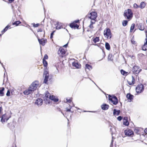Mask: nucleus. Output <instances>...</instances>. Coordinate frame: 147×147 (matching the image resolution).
I'll return each instance as SVG.
<instances>
[{"mask_svg": "<svg viewBox=\"0 0 147 147\" xmlns=\"http://www.w3.org/2000/svg\"><path fill=\"white\" fill-rule=\"evenodd\" d=\"M133 13L130 9H128L127 10H125L124 13V16L126 17L127 19H131L133 17Z\"/></svg>", "mask_w": 147, "mask_h": 147, "instance_id": "f257e3e1", "label": "nucleus"}, {"mask_svg": "<svg viewBox=\"0 0 147 147\" xmlns=\"http://www.w3.org/2000/svg\"><path fill=\"white\" fill-rule=\"evenodd\" d=\"M109 100L111 101L114 105H116L118 103V100L117 98L114 95L109 94L108 95Z\"/></svg>", "mask_w": 147, "mask_h": 147, "instance_id": "f03ea898", "label": "nucleus"}, {"mask_svg": "<svg viewBox=\"0 0 147 147\" xmlns=\"http://www.w3.org/2000/svg\"><path fill=\"white\" fill-rule=\"evenodd\" d=\"M104 34L105 37L107 39H110L112 36V34L110 29L106 28L104 32Z\"/></svg>", "mask_w": 147, "mask_h": 147, "instance_id": "7ed1b4c3", "label": "nucleus"}, {"mask_svg": "<svg viewBox=\"0 0 147 147\" xmlns=\"http://www.w3.org/2000/svg\"><path fill=\"white\" fill-rule=\"evenodd\" d=\"M144 89V86L142 84H139L136 88V91L137 93L142 92Z\"/></svg>", "mask_w": 147, "mask_h": 147, "instance_id": "20e7f679", "label": "nucleus"}, {"mask_svg": "<svg viewBox=\"0 0 147 147\" xmlns=\"http://www.w3.org/2000/svg\"><path fill=\"white\" fill-rule=\"evenodd\" d=\"M132 70L134 74H138L142 70V69L139 66L136 65L133 67Z\"/></svg>", "mask_w": 147, "mask_h": 147, "instance_id": "39448f33", "label": "nucleus"}, {"mask_svg": "<svg viewBox=\"0 0 147 147\" xmlns=\"http://www.w3.org/2000/svg\"><path fill=\"white\" fill-rule=\"evenodd\" d=\"M38 85V81H35L31 84L30 87H31V89L34 91L36 89Z\"/></svg>", "mask_w": 147, "mask_h": 147, "instance_id": "423d86ee", "label": "nucleus"}, {"mask_svg": "<svg viewBox=\"0 0 147 147\" xmlns=\"http://www.w3.org/2000/svg\"><path fill=\"white\" fill-rule=\"evenodd\" d=\"M43 76L45 77L44 82L45 84H47L49 78V74L48 71H45L43 73Z\"/></svg>", "mask_w": 147, "mask_h": 147, "instance_id": "0eeeda50", "label": "nucleus"}, {"mask_svg": "<svg viewBox=\"0 0 147 147\" xmlns=\"http://www.w3.org/2000/svg\"><path fill=\"white\" fill-rule=\"evenodd\" d=\"M89 15L90 16H88L89 18L91 20H95L97 16V13L95 11L91 12Z\"/></svg>", "mask_w": 147, "mask_h": 147, "instance_id": "6e6552de", "label": "nucleus"}, {"mask_svg": "<svg viewBox=\"0 0 147 147\" xmlns=\"http://www.w3.org/2000/svg\"><path fill=\"white\" fill-rule=\"evenodd\" d=\"M11 117L10 116L8 117L7 116L6 114L3 115L1 117V121L2 123H3L7 121Z\"/></svg>", "mask_w": 147, "mask_h": 147, "instance_id": "1a4fd4ad", "label": "nucleus"}, {"mask_svg": "<svg viewBox=\"0 0 147 147\" xmlns=\"http://www.w3.org/2000/svg\"><path fill=\"white\" fill-rule=\"evenodd\" d=\"M51 96L50 94L48 91H47L45 94V99L44 100L47 103L49 104L50 103L49 99V97Z\"/></svg>", "mask_w": 147, "mask_h": 147, "instance_id": "9d476101", "label": "nucleus"}, {"mask_svg": "<svg viewBox=\"0 0 147 147\" xmlns=\"http://www.w3.org/2000/svg\"><path fill=\"white\" fill-rule=\"evenodd\" d=\"M34 91L31 89V87H29L28 89H27L23 92L24 95H28L32 93Z\"/></svg>", "mask_w": 147, "mask_h": 147, "instance_id": "9b49d317", "label": "nucleus"}, {"mask_svg": "<svg viewBox=\"0 0 147 147\" xmlns=\"http://www.w3.org/2000/svg\"><path fill=\"white\" fill-rule=\"evenodd\" d=\"M125 135L128 136H130L134 134L133 131L130 129L125 130Z\"/></svg>", "mask_w": 147, "mask_h": 147, "instance_id": "f8f14e48", "label": "nucleus"}, {"mask_svg": "<svg viewBox=\"0 0 147 147\" xmlns=\"http://www.w3.org/2000/svg\"><path fill=\"white\" fill-rule=\"evenodd\" d=\"M42 99L40 98H38L36 100L35 104L37 105L38 106H39L42 105Z\"/></svg>", "mask_w": 147, "mask_h": 147, "instance_id": "ddd939ff", "label": "nucleus"}, {"mask_svg": "<svg viewBox=\"0 0 147 147\" xmlns=\"http://www.w3.org/2000/svg\"><path fill=\"white\" fill-rule=\"evenodd\" d=\"M58 52L59 54H61L62 56L64 55L65 53V50L61 48L59 49Z\"/></svg>", "mask_w": 147, "mask_h": 147, "instance_id": "4468645a", "label": "nucleus"}, {"mask_svg": "<svg viewBox=\"0 0 147 147\" xmlns=\"http://www.w3.org/2000/svg\"><path fill=\"white\" fill-rule=\"evenodd\" d=\"M126 97L128 100H129L130 102H131L133 99L134 96L130 93H128L126 95Z\"/></svg>", "mask_w": 147, "mask_h": 147, "instance_id": "2eb2a0df", "label": "nucleus"}, {"mask_svg": "<svg viewBox=\"0 0 147 147\" xmlns=\"http://www.w3.org/2000/svg\"><path fill=\"white\" fill-rule=\"evenodd\" d=\"M49 100H52L54 101L55 102H57L59 100V99L58 98H55V96L53 95H52L50 96V97H49Z\"/></svg>", "mask_w": 147, "mask_h": 147, "instance_id": "dca6fc26", "label": "nucleus"}, {"mask_svg": "<svg viewBox=\"0 0 147 147\" xmlns=\"http://www.w3.org/2000/svg\"><path fill=\"white\" fill-rule=\"evenodd\" d=\"M49 100H52L54 101L55 102H57L59 100V99L58 98H55V96L53 95H52L50 96V97H49Z\"/></svg>", "mask_w": 147, "mask_h": 147, "instance_id": "f3484780", "label": "nucleus"}, {"mask_svg": "<svg viewBox=\"0 0 147 147\" xmlns=\"http://www.w3.org/2000/svg\"><path fill=\"white\" fill-rule=\"evenodd\" d=\"M101 107L103 110H106L109 108V106L108 105L104 104L101 105Z\"/></svg>", "mask_w": 147, "mask_h": 147, "instance_id": "a211bd4d", "label": "nucleus"}, {"mask_svg": "<svg viewBox=\"0 0 147 147\" xmlns=\"http://www.w3.org/2000/svg\"><path fill=\"white\" fill-rule=\"evenodd\" d=\"M132 80L131 82H130L128 81H127L128 84L130 85H132L134 84L135 82V80L134 76H132Z\"/></svg>", "mask_w": 147, "mask_h": 147, "instance_id": "6ab92c4d", "label": "nucleus"}, {"mask_svg": "<svg viewBox=\"0 0 147 147\" xmlns=\"http://www.w3.org/2000/svg\"><path fill=\"white\" fill-rule=\"evenodd\" d=\"M72 65L73 66L77 68H79L81 67V65L78 63L74 62L72 63Z\"/></svg>", "mask_w": 147, "mask_h": 147, "instance_id": "aec40b11", "label": "nucleus"}, {"mask_svg": "<svg viewBox=\"0 0 147 147\" xmlns=\"http://www.w3.org/2000/svg\"><path fill=\"white\" fill-rule=\"evenodd\" d=\"M63 28L62 24L61 23L57 22V26H56V29L57 30H59Z\"/></svg>", "mask_w": 147, "mask_h": 147, "instance_id": "412c9836", "label": "nucleus"}, {"mask_svg": "<svg viewBox=\"0 0 147 147\" xmlns=\"http://www.w3.org/2000/svg\"><path fill=\"white\" fill-rule=\"evenodd\" d=\"M120 113V111L119 110L117 111L116 109H114L113 110V114L114 115H119Z\"/></svg>", "mask_w": 147, "mask_h": 147, "instance_id": "4be33fe9", "label": "nucleus"}, {"mask_svg": "<svg viewBox=\"0 0 147 147\" xmlns=\"http://www.w3.org/2000/svg\"><path fill=\"white\" fill-rule=\"evenodd\" d=\"M123 124L126 126H127L129 125V123L127 119H127H126L125 117H124V119L123 121Z\"/></svg>", "mask_w": 147, "mask_h": 147, "instance_id": "5701e85b", "label": "nucleus"}, {"mask_svg": "<svg viewBox=\"0 0 147 147\" xmlns=\"http://www.w3.org/2000/svg\"><path fill=\"white\" fill-rule=\"evenodd\" d=\"M142 48L143 50L146 51L147 50V43H144V45L142 47Z\"/></svg>", "mask_w": 147, "mask_h": 147, "instance_id": "b1692460", "label": "nucleus"}, {"mask_svg": "<svg viewBox=\"0 0 147 147\" xmlns=\"http://www.w3.org/2000/svg\"><path fill=\"white\" fill-rule=\"evenodd\" d=\"M105 47L106 49L108 50H109L110 49V47L109 44L108 42H106L105 44Z\"/></svg>", "mask_w": 147, "mask_h": 147, "instance_id": "393cba45", "label": "nucleus"}, {"mask_svg": "<svg viewBox=\"0 0 147 147\" xmlns=\"http://www.w3.org/2000/svg\"><path fill=\"white\" fill-rule=\"evenodd\" d=\"M86 69H88L89 70H91L92 68V67L91 65L86 64L85 65Z\"/></svg>", "mask_w": 147, "mask_h": 147, "instance_id": "a878e982", "label": "nucleus"}, {"mask_svg": "<svg viewBox=\"0 0 147 147\" xmlns=\"http://www.w3.org/2000/svg\"><path fill=\"white\" fill-rule=\"evenodd\" d=\"M138 28L140 30H143L144 28L143 26H142L141 24H140L138 26Z\"/></svg>", "mask_w": 147, "mask_h": 147, "instance_id": "bb28decb", "label": "nucleus"}, {"mask_svg": "<svg viewBox=\"0 0 147 147\" xmlns=\"http://www.w3.org/2000/svg\"><path fill=\"white\" fill-rule=\"evenodd\" d=\"M21 23V22L20 21H16L12 23L13 25H16V26H18Z\"/></svg>", "mask_w": 147, "mask_h": 147, "instance_id": "cd10ccee", "label": "nucleus"}, {"mask_svg": "<svg viewBox=\"0 0 147 147\" xmlns=\"http://www.w3.org/2000/svg\"><path fill=\"white\" fill-rule=\"evenodd\" d=\"M108 59V60L112 61L113 59V55L112 54H109V55Z\"/></svg>", "mask_w": 147, "mask_h": 147, "instance_id": "c85d7f7f", "label": "nucleus"}, {"mask_svg": "<svg viewBox=\"0 0 147 147\" xmlns=\"http://www.w3.org/2000/svg\"><path fill=\"white\" fill-rule=\"evenodd\" d=\"M10 26L8 25L7 26L5 27V28L2 30L1 31L2 33H4L10 27Z\"/></svg>", "mask_w": 147, "mask_h": 147, "instance_id": "c756f323", "label": "nucleus"}, {"mask_svg": "<svg viewBox=\"0 0 147 147\" xmlns=\"http://www.w3.org/2000/svg\"><path fill=\"white\" fill-rule=\"evenodd\" d=\"M99 40V37H96L94 39H93V42L96 43L97 42H98Z\"/></svg>", "mask_w": 147, "mask_h": 147, "instance_id": "7c9ffc66", "label": "nucleus"}, {"mask_svg": "<svg viewBox=\"0 0 147 147\" xmlns=\"http://www.w3.org/2000/svg\"><path fill=\"white\" fill-rule=\"evenodd\" d=\"M42 60H43V63L44 66L45 67H47V65H48V63H47V61H46L45 60H44V59H43Z\"/></svg>", "mask_w": 147, "mask_h": 147, "instance_id": "2f4dec72", "label": "nucleus"}, {"mask_svg": "<svg viewBox=\"0 0 147 147\" xmlns=\"http://www.w3.org/2000/svg\"><path fill=\"white\" fill-rule=\"evenodd\" d=\"M38 40L40 44L42 45L43 46L45 45L44 43H43V41L42 38L41 39H38Z\"/></svg>", "mask_w": 147, "mask_h": 147, "instance_id": "473e14b6", "label": "nucleus"}, {"mask_svg": "<svg viewBox=\"0 0 147 147\" xmlns=\"http://www.w3.org/2000/svg\"><path fill=\"white\" fill-rule=\"evenodd\" d=\"M128 21L126 20H123L122 22V25L124 26H126L127 24Z\"/></svg>", "mask_w": 147, "mask_h": 147, "instance_id": "72a5a7b5", "label": "nucleus"}, {"mask_svg": "<svg viewBox=\"0 0 147 147\" xmlns=\"http://www.w3.org/2000/svg\"><path fill=\"white\" fill-rule=\"evenodd\" d=\"M145 6V4L144 2H142L140 4V7L141 8H143Z\"/></svg>", "mask_w": 147, "mask_h": 147, "instance_id": "f704fd0d", "label": "nucleus"}, {"mask_svg": "<svg viewBox=\"0 0 147 147\" xmlns=\"http://www.w3.org/2000/svg\"><path fill=\"white\" fill-rule=\"evenodd\" d=\"M135 26V24H132L131 25V26L130 27V32H132L133 30L134 29V27Z\"/></svg>", "mask_w": 147, "mask_h": 147, "instance_id": "c9c22d12", "label": "nucleus"}, {"mask_svg": "<svg viewBox=\"0 0 147 147\" xmlns=\"http://www.w3.org/2000/svg\"><path fill=\"white\" fill-rule=\"evenodd\" d=\"M75 24L74 22H73L72 23H71L70 24L69 26L71 28L75 29Z\"/></svg>", "mask_w": 147, "mask_h": 147, "instance_id": "e433bc0d", "label": "nucleus"}, {"mask_svg": "<svg viewBox=\"0 0 147 147\" xmlns=\"http://www.w3.org/2000/svg\"><path fill=\"white\" fill-rule=\"evenodd\" d=\"M131 40L132 44L134 45H135L136 44V42L134 40V36L132 38Z\"/></svg>", "mask_w": 147, "mask_h": 147, "instance_id": "4c0bfd02", "label": "nucleus"}, {"mask_svg": "<svg viewBox=\"0 0 147 147\" xmlns=\"http://www.w3.org/2000/svg\"><path fill=\"white\" fill-rule=\"evenodd\" d=\"M4 88L3 87L2 88H1V89L0 90V94L2 96L3 95V94H4L3 91H4Z\"/></svg>", "mask_w": 147, "mask_h": 147, "instance_id": "58836bf2", "label": "nucleus"}, {"mask_svg": "<svg viewBox=\"0 0 147 147\" xmlns=\"http://www.w3.org/2000/svg\"><path fill=\"white\" fill-rule=\"evenodd\" d=\"M121 74L123 75H125L127 73V72H126L123 69H121Z\"/></svg>", "mask_w": 147, "mask_h": 147, "instance_id": "ea45409f", "label": "nucleus"}, {"mask_svg": "<svg viewBox=\"0 0 147 147\" xmlns=\"http://www.w3.org/2000/svg\"><path fill=\"white\" fill-rule=\"evenodd\" d=\"M71 106H70V109H69L68 108H66V110L67 111L71 112V113H73V111H72L71 110Z\"/></svg>", "mask_w": 147, "mask_h": 147, "instance_id": "a19ab883", "label": "nucleus"}, {"mask_svg": "<svg viewBox=\"0 0 147 147\" xmlns=\"http://www.w3.org/2000/svg\"><path fill=\"white\" fill-rule=\"evenodd\" d=\"M139 130L138 129H134V131H135V133L136 134H138V132H139Z\"/></svg>", "mask_w": 147, "mask_h": 147, "instance_id": "79ce46f5", "label": "nucleus"}, {"mask_svg": "<svg viewBox=\"0 0 147 147\" xmlns=\"http://www.w3.org/2000/svg\"><path fill=\"white\" fill-rule=\"evenodd\" d=\"M55 31H54L52 32L51 34V36H50V38L51 39H52L53 38V36L54 34V33L55 32Z\"/></svg>", "mask_w": 147, "mask_h": 147, "instance_id": "37998d69", "label": "nucleus"}, {"mask_svg": "<svg viewBox=\"0 0 147 147\" xmlns=\"http://www.w3.org/2000/svg\"><path fill=\"white\" fill-rule=\"evenodd\" d=\"M48 55L47 54H45L43 59H44V60H45L46 59H48Z\"/></svg>", "mask_w": 147, "mask_h": 147, "instance_id": "c03bdc74", "label": "nucleus"}, {"mask_svg": "<svg viewBox=\"0 0 147 147\" xmlns=\"http://www.w3.org/2000/svg\"><path fill=\"white\" fill-rule=\"evenodd\" d=\"M122 119V117L121 116H119L117 118V119L119 121H121Z\"/></svg>", "mask_w": 147, "mask_h": 147, "instance_id": "a18cd8bd", "label": "nucleus"}, {"mask_svg": "<svg viewBox=\"0 0 147 147\" xmlns=\"http://www.w3.org/2000/svg\"><path fill=\"white\" fill-rule=\"evenodd\" d=\"M10 91H9V90H8L7 91V92L6 93V95L7 96H10Z\"/></svg>", "mask_w": 147, "mask_h": 147, "instance_id": "49530a36", "label": "nucleus"}, {"mask_svg": "<svg viewBox=\"0 0 147 147\" xmlns=\"http://www.w3.org/2000/svg\"><path fill=\"white\" fill-rule=\"evenodd\" d=\"M39 24H34V25H33V26L34 27H37L39 25Z\"/></svg>", "mask_w": 147, "mask_h": 147, "instance_id": "de8ad7c7", "label": "nucleus"}, {"mask_svg": "<svg viewBox=\"0 0 147 147\" xmlns=\"http://www.w3.org/2000/svg\"><path fill=\"white\" fill-rule=\"evenodd\" d=\"M43 42V43H44L45 45V43L47 42V40L46 39H44L43 38H42Z\"/></svg>", "mask_w": 147, "mask_h": 147, "instance_id": "09e8293b", "label": "nucleus"}, {"mask_svg": "<svg viewBox=\"0 0 147 147\" xmlns=\"http://www.w3.org/2000/svg\"><path fill=\"white\" fill-rule=\"evenodd\" d=\"M95 20H92V21H91V24H92V25L93 24H94L95 23Z\"/></svg>", "mask_w": 147, "mask_h": 147, "instance_id": "8fccbe9b", "label": "nucleus"}, {"mask_svg": "<svg viewBox=\"0 0 147 147\" xmlns=\"http://www.w3.org/2000/svg\"><path fill=\"white\" fill-rule=\"evenodd\" d=\"M79 27V26L77 24H76L75 26V29L76 28L78 29V28Z\"/></svg>", "mask_w": 147, "mask_h": 147, "instance_id": "3c124183", "label": "nucleus"}, {"mask_svg": "<svg viewBox=\"0 0 147 147\" xmlns=\"http://www.w3.org/2000/svg\"><path fill=\"white\" fill-rule=\"evenodd\" d=\"M89 27H90V28L91 29H92L94 28L93 25L91 24L89 25Z\"/></svg>", "mask_w": 147, "mask_h": 147, "instance_id": "603ef678", "label": "nucleus"}, {"mask_svg": "<svg viewBox=\"0 0 147 147\" xmlns=\"http://www.w3.org/2000/svg\"><path fill=\"white\" fill-rule=\"evenodd\" d=\"M67 100V102H69V103H70L71 102V100L70 99H66Z\"/></svg>", "mask_w": 147, "mask_h": 147, "instance_id": "864d4df0", "label": "nucleus"}, {"mask_svg": "<svg viewBox=\"0 0 147 147\" xmlns=\"http://www.w3.org/2000/svg\"><path fill=\"white\" fill-rule=\"evenodd\" d=\"M58 110L59 111H60L61 112V113L63 114V115H64V113L62 112L61 111V109H60V108H58Z\"/></svg>", "mask_w": 147, "mask_h": 147, "instance_id": "5fc2aeb1", "label": "nucleus"}, {"mask_svg": "<svg viewBox=\"0 0 147 147\" xmlns=\"http://www.w3.org/2000/svg\"><path fill=\"white\" fill-rule=\"evenodd\" d=\"M42 31V30L41 28H40L38 30V32H41Z\"/></svg>", "mask_w": 147, "mask_h": 147, "instance_id": "6e6d98bb", "label": "nucleus"}, {"mask_svg": "<svg viewBox=\"0 0 147 147\" xmlns=\"http://www.w3.org/2000/svg\"><path fill=\"white\" fill-rule=\"evenodd\" d=\"M0 63L2 65V66H3V68H4V69L5 70V67H4V66H3V64L1 63V61H0Z\"/></svg>", "mask_w": 147, "mask_h": 147, "instance_id": "4d7b16f0", "label": "nucleus"}, {"mask_svg": "<svg viewBox=\"0 0 147 147\" xmlns=\"http://www.w3.org/2000/svg\"><path fill=\"white\" fill-rule=\"evenodd\" d=\"M79 22V20H75L73 22H74V23L75 24L76 23H78V22Z\"/></svg>", "mask_w": 147, "mask_h": 147, "instance_id": "13d9d810", "label": "nucleus"}, {"mask_svg": "<svg viewBox=\"0 0 147 147\" xmlns=\"http://www.w3.org/2000/svg\"><path fill=\"white\" fill-rule=\"evenodd\" d=\"M144 132L147 134V128H146L144 130Z\"/></svg>", "mask_w": 147, "mask_h": 147, "instance_id": "bf43d9fd", "label": "nucleus"}, {"mask_svg": "<svg viewBox=\"0 0 147 147\" xmlns=\"http://www.w3.org/2000/svg\"><path fill=\"white\" fill-rule=\"evenodd\" d=\"M9 125H10V123H8L7 124V126L8 127H9L11 129H12V128L11 127H10L9 126Z\"/></svg>", "mask_w": 147, "mask_h": 147, "instance_id": "052dcab7", "label": "nucleus"}, {"mask_svg": "<svg viewBox=\"0 0 147 147\" xmlns=\"http://www.w3.org/2000/svg\"><path fill=\"white\" fill-rule=\"evenodd\" d=\"M8 1L10 3H11L14 1V0H8Z\"/></svg>", "mask_w": 147, "mask_h": 147, "instance_id": "680f3d73", "label": "nucleus"}, {"mask_svg": "<svg viewBox=\"0 0 147 147\" xmlns=\"http://www.w3.org/2000/svg\"><path fill=\"white\" fill-rule=\"evenodd\" d=\"M145 40H146V42L144 43H147V37H146V38L145 39Z\"/></svg>", "mask_w": 147, "mask_h": 147, "instance_id": "e2e57ef3", "label": "nucleus"}, {"mask_svg": "<svg viewBox=\"0 0 147 147\" xmlns=\"http://www.w3.org/2000/svg\"><path fill=\"white\" fill-rule=\"evenodd\" d=\"M134 7H136L135 6H138L137 4L136 3H135L134 5Z\"/></svg>", "mask_w": 147, "mask_h": 147, "instance_id": "0e129e2a", "label": "nucleus"}, {"mask_svg": "<svg viewBox=\"0 0 147 147\" xmlns=\"http://www.w3.org/2000/svg\"><path fill=\"white\" fill-rule=\"evenodd\" d=\"M67 45H68V43H67L66 44H65V45L64 46V47H66L67 46Z\"/></svg>", "mask_w": 147, "mask_h": 147, "instance_id": "69168bd1", "label": "nucleus"}, {"mask_svg": "<svg viewBox=\"0 0 147 147\" xmlns=\"http://www.w3.org/2000/svg\"><path fill=\"white\" fill-rule=\"evenodd\" d=\"M146 37H147V30H146Z\"/></svg>", "mask_w": 147, "mask_h": 147, "instance_id": "338daca9", "label": "nucleus"}, {"mask_svg": "<svg viewBox=\"0 0 147 147\" xmlns=\"http://www.w3.org/2000/svg\"><path fill=\"white\" fill-rule=\"evenodd\" d=\"M113 144H111L110 145V147H112L113 146Z\"/></svg>", "mask_w": 147, "mask_h": 147, "instance_id": "774afa93", "label": "nucleus"}]
</instances>
